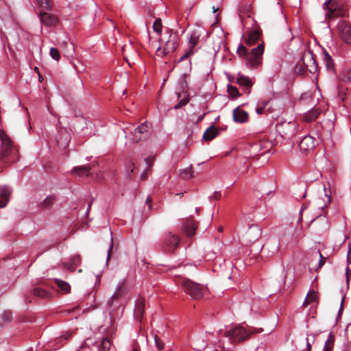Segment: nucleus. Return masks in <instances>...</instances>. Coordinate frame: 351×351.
Wrapping results in <instances>:
<instances>
[{"label": "nucleus", "instance_id": "a211bd4d", "mask_svg": "<svg viewBox=\"0 0 351 351\" xmlns=\"http://www.w3.org/2000/svg\"><path fill=\"white\" fill-rule=\"evenodd\" d=\"M11 190L8 186H0V208H4L9 202Z\"/></svg>", "mask_w": 351, "mask_h": 351}, {"label": "nucleus", "instance_id": "49530a36", "mask_svg": "<svg viewBox=\"0 0 351 351\" xmlns=\"http://www.w3.org/2000/svg\"><path fill=\"white\" fill-rule=\"evenodd\" d=\"M149 171H151L149 170V169H145V171L141 175V179L143 180H146L147 178V174Z\"/></svg>", "mask_w": 351, "mask_h": 351}, {"label": "nucleus", "instance_id": "a878e982", "mask_svg": "<svg viewBox=\"0 0 351 351\" xmlns=\"http://www.w3.org/2000/svg\"><path fill=\"white\" fill-rule=\"evenodd\" d=\"M32 293L34 296H36L38 298H48L51 295V293L48 291L40 288V287H35L32 290Z\"/></svg>", "mask_w": 351, "mask_h": 351}, {"label": "nucleus", "instance_id": "2f4dec72", "mask_svg": "<svg viewBox=\"0 0 351 351\" xmlns=\"http://www.w3.org/2000/svg\"><path fill=\"white\" fill-rule=\"evenodd\" d=\"M111 341L108 337H106L102 340L99 350V351H109Z\"/></svg>", "mask_w": 351, "mask_h": 351}, {"label": "nucleus", "instance_id": "e433bc0d", "mask_svg": "<svg viewBox=\"0 0 351 351\" xmlns=\"http://www.w3.org/2000/svg\"><path fill=\"white\" fill-rule=\"evenodd\" d=\"M55 197L51 195L46 197L42 202L43 207L49 208L54 202Z\"/></svg>", "mask_w": 351, "mask_h": 351}, {"label": "nucleus", "instance_id": "0eeeda50", "mask_svg": "<svg viewBox=\"0 0 351 351\" xmlns=\"http://www.w3.org/2000/svg\"><path fill=\"white\" fill-rule=\"evenodd\" d=\"M250 334L241 326L232 328L223 333V336L228 337L231 343H238L249 338Z\"/></svg>", "mask_w": 351, "mask_h": 351}, {"label": "nucleus", "instance_id": "bf43d9fd", "mask_svg": "<svg viewBox=\"0 0 351 351\" xmlns=\"http://www.w3.org/2000/svg\"><path fill=\"white\" fill-rule=\"evenodd\" d=\"M34 71L38 73V74H40V72H39V69L38 67H35L34 68Z\"/></svg>", "mask_w": 351, "mask_h": 351}, {"label": "nucleus", "instance_id": "7ed1b4c3", "mask_svg": "<svg viewBox=\"0 0 351 351\" xmlns=\"http://www.w3.org/2000/svg\"><path fill=\"white\" fill-rule=\"evenodd\" d=\"M160 46L157 49L158 56H163L173 52L178 46L179 36L171 29H168L160 38Z\"/></svg>", "mask_w": 351, "mask_h": 351}, {"label": "nucleus", "instance_id": "39448f33", "mask_svg": "<svg viewBox=\"0 0 351 351\" xmlns=\"http://www.w3.org/2000/svg\"><path fill=\"white\" fill-rule=\"evenodd\" d=\"M180 283L184 288L185 291L195 300L201 299L206 292L205 287L189 279L183 278L181 280Z\"/></svg>", "mask_w": 351, "mask_h": 351}, {"label": "nucleus", "instance_id": "473e14b6", "mask_svg": "<svg viewBox=\"0 0 351 351\" xmlns=\"http://www.w3.org/2000/svg\"><path fill=\"white\" fill-rule=\"evenodd\" d=\"M38 5L45 10H49L51 8V0H37Z\"/></svg>", "mask_w": 351, "mask_h": 351}, {"label": "nucleus", "instance_id": "f03ea898", "mask_svg": "<svg viewBox=\"0 0 351 351\" xmlns=\"http://www.w3.org/2000/svg\"><path fill=\"white\" fill-rule=\"evenodd\" d=\"M264 49V43H262L257 47L253 48L249 53L244 45H240L237 49V52L241 56L245 58L248 66L258 67L262 63Z\"/></svg>", "mask_w": 351, "mask_h": 351}, {"label": "nucleus", "instance_id": "6ab92c4d", "mask_svg": "<svg viewBox=\"0 0 351 351\" xmlns=\"http://www.w3.org/2000/svg\"><path fill=\"white\" fill-rule=\"evenodd\" d=\"M252 8L250 4H245L239 8V16L243 25L247 23V19L250 18Z\"/></svg>", "mask_w": 351, "mask_h": 351}, {"label": "nucleus", "instance_id": "2eb2a0df", "mask_svg": "<svg viewBox=\"0 0 351 351\" xmlns=\"http://www.w3.org/2000/svg\"><path fill=\"white\" fill-rule=\"evenodd\" d=\"M40 20L46 26H54L58 23V19L54 15L41 11L39 14Z\"/></svg>", "mask_w": 351, "mask_h": 351}, {"label": "nucleus", "instance_id": "b1692460", "mask_svg": "<svg viewBox=\"0 0 351 351\" xmlns=\"http://www.w3.org/2000/svg\"><path fill=\"white\" fill-rule=\"evenodd\" d=\"M219 134L218 130L214 126H210L206 129L203 135L205 141H211L215 138Z\"/></svg>", "mask_w": 351, "mask_h": 351}, {"label": "nucleus", "instance_id": "9b49d317", "mask_svg": "<svg viewBox=\"0 0 351 351\" xmlns=\"http://www.w3.org/2000/svg\"><path fill=\"white\" fill-rule=\"evenodd\" d=\"M200 34L197 30H194L191 32L189 42V49L186 51L183 56L180 58V61H182L195 53V47L199 43Z\"/></svg>", "mask_w": 351, "mask_h": 351}, {"label": "nucleus", "instance_id": "4d7b16f0", "mask_svg": "<svg viewBox=\"0 0 351 351\" xmlns=\"http://www.w3.org/2000/svg\"><path fill=\"white\" fill-rule=\"evenodd\" d=\"M204 114H202V115L198 117V118L196 121V123L200 122L204 119Z\"/></svg>", "mask_w": 351, "mask_h": 351}, {"label": "nucleus", "instance_id": "f3484780", "mask_svg": "<svg viewBox=\"0 0 351 351\" xmlns=\"http://www.w3.org/2000/svg\"><path fill=\"white\" fill-rule=\"evenodd\" d=\"M91 165H82L76 166L71 170V174L73 176H89L90 175V171L91 170Z\"/></svg>", "mask_w": 351, "mask_h": 351}, {"label": "nucleus", "instance_id": "ea45409f", "mask_svg": "<svg viewBox=\"0 0 351 351\" xmlns=\"http://www.w3.org/2000/svg\"><path fill=\"white\" fill-rule=\"evenodd\" d=\"M154 340H155V344H156L157 348L159 350H162L164 348V346H165L164 343L162 342V341L156 335L154 337Z\"/></svg>", "mask_w": 351, "mask_h": 351}, {"label": "nucleus", "instance_id": "cd10ccee", "mask_svg": "<svg viewBox=\"0 0 351 351\" xmlns=\"http://www.w3.org/2000/svg\"><path fill=\"white\" fill-rule=\"evenodd\" d=\"M54 281L57 287L62 293H67L70 291L71 287L68 282L57 278L55 279Z\"/></svg>", "mask_w": 351, "mask_h": 351}, {"label": "nucleus", "instance_id": "20e7f679", "mask_svg": "<svg viewBox=\"0 0 351 351\" xmlns=\"http://www.w3.org/2000/svg\"><path fill=\"white\" fill-rule=\"evenodd\" d=\"M128 293V287L126 280H124L119 283L114 293L111 296L107 302L109 308V313L110 317H113L112 311L120 306L119 300L122 299Z\"/></svg>", "mask_w": 351, "mask_h": 351}, {"label": "nucleus", "instance_id": "774afa93", "mask_svg": "<svg viewBox=\"0 0 351 351\" xmlns=\"http://www.w3.org/2000/svg\"><path fill=\"white\" fill-rule=\"evenodd\" d=\"M66 44H67V43H66V41H64V42L62 43V45H66Z\"/></svg>", "mask_w": 351, "mask_h": 351}, {"label": "nucleus", "instance_id": "e2e57ef3", "mask_svg": "<svg viewBox=\"0 0 351 351\" xmlns=\"http://www.w3.org/2000/svg\"><path fill=\"white\" fill-rule=\"evenodd\" d=\"M213 12H216L218 10V9L215 8V7H213Z\"/></svg>", "mask_w": 351, "mask_h": 351}, {"label": "nucleus", "instance_id": "6e6d98bb", "mask_svg": "<svg viewBox=\"0 0 351 351\" xmlns=\"http://www.w3.org/2000/svg\"><path fill=\"white\" fill-rule=\"evenodd\" d=\"M70 336H71V335H66V336H61V337H60L59 338H58V339H57V341L59 342V341H62V339L66 340V339H67L69 338V337H70Z\"/></svg>", "mask_w": 351, "mask_h": 351}, {"label": "nucleus", "instance_id": "aec40b11", "mask_svg": "<svg viewBox=\"0 0 351 351\" xmlns=\"http://www.w3.org/2000/svg\"><path fill=\"white\" fill-rule=\"evenodd\" d=\"M145 300L143 298H139L136 303L134 310V315L137 319L141 321L143 317Z\"/></svg>", "mask_w": 351, "mask_h": 351}, {"label": "nucleus", "instance_id": "58836bf2", "mask_svg": "<svg viewBox=\"0 0 351 351\" xmlns=\"http://www.w3.org/2000/svg\"><path fill=\"white\" fill-rule=\"evenodd\" d=\"M12 319V313L10 311H5L2 314V319L5 322H10Z\"/></svg>", "mask_w": 351, "mask_h": 351}, {"label": "nucleus", "instance_id": "412c9836", "mask_svg": "<svg viewBox=\"0 0 351 351\" xmlns=\"http://www.w3.org/2000/svg\"><path fill=\"white\" fill-rule=\"evenodd\" d=\"M321 112L319 108L312 109L304 114L303 119L306 122H311L315 121L319 116Z\"/></svg>", "mask_w": 351, "mask_h": 351}, {"label": "nucleus", "instance_id": "864d4df0", "mask_svg": "<svg viewBox=\"0 0 351 351\" xmlns=\"http://www.w3.org/2000/svg\"><path fill=\"white\" fill-rule=\"evenodd\" d=\"M305 350L311 351V344L308 341V339H306V349Z\"/></svg>", "mask_w": 351, "mask_h": 351}, {"label": "nucleus", "instance_id": "69168bd1", "mask_svg": "<svg viewBox=\"0 0 351 351\" xmlns=\"http://www.w3.org/2000/svg\"><path fill=\"white\" fill-rule=\"evenodd\" d=\"M90 339H86V341L84 342V344H85V345H87V344H88V341H90Z\"/></svg>", "mask_w": 351, "mask_h": 351}, {"label": "nucleus", "instance_id": "c03bdc74", "mask_svg": "<svg viewBox=\"0 0 351 351\" xmlns=\"http://www.w3.org/2000/svg\"><path fill=\"white\" fill-rule=\"evenodd\" d=\"M267 104H268V101H264L263 103V106L257 107L256 109L257 114H263V111H264V108L267 106Z\"/></svg>", "mask_w": 351, "mask_h": 351}, {"label": "nucleus", "instance_id": "603ef678", "mask_svg": "<svg viewBox=\"0 0 351 351\" xmlns=\"http://www.w3.org/2000/svg\"><path fill=\"white\" fill-rule=\"evenodd\" d=\"M279 249H280V244H279V243H276L274 245L273 253L278 252Z\"/></svg>", "mask_w": 351, "mask_h": 351}, {"label": "nucleus", "instance_id": "f257e3e1", "mask_svg": "<svg viewBox=\"0 0 351 351\" xmlns=\"http://www.w3.org/2000/svg\"><path fill=\"white\" fill-rule=\"evenodd\" d=\"M0 169L8 167L19 159V149L4 131L0 132Z\"/></svg>", "mask_w": 351, "mask_h": 351}, {"label": "nucleus", "instance_id": "a18cd8bd", "mask_svg": "<svg viewBox=\"0 0 351 351\" xmlns=\"http://www.w3.org/2000/svg\"><path fill=\"white\" fill-rule=\"evenodd\" d=\"M317 252L319 255V267L320 268L325 264L326 258L322 254V253L319 251H318Z\"/></svg>", "mask_w": 351, "mask_h": 351}, {"label": "nucleus", "instance_id": "13d9d810", "mask_svg": "<svg viewBox=\"0 0 351 351\" xmlns=\"http://www.w3.org/2000/svg\"><path fill=\"white\" fill-rule=\"evenodd\" d=\"M326 196L328 197V202L330 203V196H329L328 194H325Z\"/></svg>", "mask_w": 351, "mask_h": 351}, {"label": "nucleus", "instance_id": "a19ab883", "mask_svg": "<svg viewBox=\"0 0 351 351\" xmlns=\"http://www.w3.org/2000/svg\"><path fill=\"white\" fill-rule=\"evenodd\" d=\"M189 102V99L186 97H183L178 104H177L175 106V109H179L182 108V106H185Z\"/></svg>", "mask_w": 351, "mask_h": 351}, {"label": "nucleus", "instance_id": "c756f323", "mask_svg": "<svg viewBox=\"0 0 351 351\" xmlns=\"http://www.w3.org/2000/svg\"><path fill=\"white\" fill-rule=\"evenodd\" d=\"M237 83L240 86H244L248 89H250L252 86V81L248 77L243 76V75L240 76L237 79Z\"/></svg>", "mask_w": 351, "mask_h": 351}, {"label": "nucleus", "instance_id": "4468645a", "mask_svg": "<svg viewBox=\"0 0 351 351\" xmlns=\"http://www.w3.org/2000/svg\"><path fill=\"white\" fill-rule=\"evenodd\" d=\"M197 228L196 222L191 218H187L184 221L182 230L187 237H191L195 234Z\"/></svg>", "mask_w": 351, "mask_h": 351}, {"label": "nucleus", "instance_id": "7c9ffc66", "mask_svg": "<svg viewBox=\"0 0 351 351\" xmlns=\"http://www.w3.org/2000/svg\"><path fill=\"white\" fill-rule=\"evenodd\" d=\"M180 176L184 179L188 180L193 177V171L192 166L180 171Z\"/></svg>", "mask_w": 351, "mask_h": 351}, {"label": "nucleus", "instance_id": "4c0bfd02", "mask_svg": "<svg viewBox=\"0 0 351 351\" xmlns=\"http://www.w3.org/2000/svg\"><path fill=\"white\" fill-rule=\"evenodd\" d=\"M49 53L51 57L56 61H59L60 59V53L58 49L51 47Z\"/></svg>", "mask_w": 351, "mask_h": 351}, {"label": "nucleus", "instance_id": "bb28decb", "mask_svg": "<svg viewBox=\"0 0 351 351\" xmlns=\"http://www.w3.org/2000/svg\"><path fill=\"white\" fill-rule=\"evenodd\" d=\"M250 241H256L258 239L261 235V230L256 226H252L250 228L247 232Z\"/></svg>", "mask_w": 351, "mask_h": 351}, {"label": "nucleus", "instance_id": "c85d7f7f", "mask_svg": "<svg viewBox=\"0 0 351 351\" xmlns=\"http://www.w3.org/2000/svg\"><path fill=\"white\" fill-rule=\"evenodd\" d=\"M335 342V337L332 332H330L328 337L327 340L325 342L324 351H332Z\"/></svg>", "mask_w": 351, "mask_h": 351}, {"label": "nucleus", "instance_id": "ddd939ff", "mask_svg": "<svg viewBox=\"0 0 351 351\" xmlns=\"http://www.w3.org/2000/svg\"><path fill=\"white\" fill-rule=\"evenodd\" d=\"M316 143V138L311 135H308L301 140L299 147L301 152H306L312 150L315 147Z\"/></svg>", "mask_w": 351, "mask_h": 351}, {"label": "nucleus", "instance_id": "0e129e2a", "mask_svg": "<svg viewBox=\"0 0 351 351\" xmlns=\"http://www.w3.org/2000/svg\"><path fill=\"white\" fill-rule=\"evenodd\" d=\"M177 95H178V99H180V98L181 97V93H177Z\"/></svg>", "mask_w": 351, "mask_h": 351}, {"label": "nucleus", "instance_id": "f704fd0d", "mask_svg": "<svg viewBox=\"0 0 351 351\" xmlns=\"http://www.w3.org/2000/svg\"><path fill=\"white\" fill-rule=\"evenodd\" d=\"M162 21L160 18H158L155 20L153 24V29L154 32H156L158 34H160L162 32Z\"/></svg>", "mask_w": 351, "mask_h": 351}, {"label": "nucleus", "instance_id": "4be33fe9", "mask_svg": "<svg viewBox=\"0 0 351 351\" xmlns=\"http://www.w3.org/2000/svg\"><path fill=\"white\" fill-rule=\"evenodd\" d=\"M261 35V30L260 29H256L251 32L248 37L247 38L246 43L248 45H254L257 40L259 39Z\"/></svg>", "mask_w": 351, "mask_h": 351}, {"label": "nucleus", "instance_id": "338daca9", "mask_svg": "<svg viewBox=\"0 0 351 351\" xmlns=\"http://www.w3.org/2000/svg\"><path fill=\"white\" fill-rule=\"evenodd\" d=\"M132 351H139L137 348H134Z\"/></svg>", "mask_w": 351, "mask_h": 351}, {"label": "nucleus", "instance_id": "5fc2aeb1", "mask_svg": "<svg viewBox=\"0 0 351 351\" xmlns=\"http://www.w3.org/2000/svg\"><path fill=\"white\" fill-rule=\"evenodd\" d=\"M343 302H344V298L341 300V306H340L339 311V314L342 313V312L343 311Z\"/></svg>", "mask_w": 351, "mask_h": 351}, {"label": "nucleus", "instance_id": "680f3d73", "mask_svg": "<svg viewBox=\"0 0 351 351\" xmlns=\"http://www.w3.org/2000/svg\"><path fill=\"white\" fill-rule=\"evenodd\" d=\"M132 169H131V172L132 173V172L134 171V168H135V166H134V163H132Z\"/></svg>", "mask_w": 351, "mask_h": 351}, {"label": "nucleus", "instance_id": "052dcab7", "mask_svg": "<svg viewBox=\"0 0 351 351\" xmlns=\"http://www.w3.org/2000/svg\"><path fill=\"white\" fill-rule=\"evenodd\" d=\"M348 263H351V258L350 257L349 254L348 255Z\"/></svg>", "mask_w": 351, "mask_h": 351}, {"label": "nucleus", "instance_id": "6e6552de", "mask_svg": "<svg viewBox=\"0 0 351 351\" xmlns=\"http://www.w3.org/2000/svg\"><path fill=\"white\" fill-rule=\"evenodd\" d=\"M149 129V125L147 122L138 125L134 129V132L131 133V141L133 143H138L147 140L150 135Z\"/></svg>", "mask_w": 351, "mask_h": 351}, {"label": "nucleus", "instance_id": "f8f14e48", "mask_svg": "<svg viewBox=\"0 0 351 351\" xmlns=\"http://www.w3.org/2000/svg\"><path fill=\"white\" fill-rule=\"evenodd\" d=\"M180 239L177 235L169 232L165 239V250L173 252L179 245Z\"/></svg>", "mask_w": 351, "mask_h": 351}, {"label": "nucleus", "instance_id": "79ce46f5", "mask_svg": "<svg viewBox=\"0 0 351 351\" xmlns=\"http://www.w3.org/2000/svg\"><path fill=\"white\" fill-rule=\"evenodd\" d=\"M154 157H149L145 159V162H146L147 167V169H149V170H152V165L154 164Z\"/></svg>", "mask_w": 351, "mask_h": 351}, {"label": "nucleus", "instance_id": "72a5a7b5", "mask_svg": "<svg viewBox=\"0 0 351 351\" xmlns=\"http://www.w3.org/2000/svg\"><path fill=\"white\" fill-rule=\"evenodd\" d=\"M324 60L326 63V66L328 69H332L333 68V61L331 56L326 52L324 53Z\"/></svg>", "mask_w": 351, "mask_h": 351}, {"label": "nucleus", "instance_id": "9d476101", "mask_svg": "<svg viewBox=\"0 0 351 351\" xmlns=\"http://www.w3.org/2000/svg\"><path fill=\"white\" fill-rule=\"evenodd\" d=\"M302 64L305 70L311 73H314L317 71V63L314 55L311 51L304 53L302 58Z\"/></svg>", "mask_w": 351, "mask_h": 351}, {"label": "nucleus", "instance_id": "37998d69", "mask_svg": "<svg viewBox=\"0 0 351 351\" xmlns=\"http://www.w3.org/2000/svg\"><path fill=\"white\" fill-rule=\"evenodd\" d=\"M343 78L344 80H347L351 82V69L343 72Z\"/></svg>", "mask_w": 351, "mask_h": 351}, {"label": "nucleus", "instance_id": "dca6fc26", "mask_svg": "<svg viewBox=\"0 0 351 351\" xmlns=\"http://www.w3.org/2000/svg\"><path fill=\"white\" fill-rule=\"evenodd\" d=\"M248 113L240 108H237L233 110V120L236 123H245L248 121Z\"/></svg>", "mask_w": 351, "mask_h": 351}, {"label": "nucleus", "instance_id": "423d86ee", "mask_svg": "<svg viewBox=\"0 0 351 351\" xmlns=\"http://www.w3.org/2000/svg\"><path fill=\"white\" fill-rule=\"evenodd\" d=\"M324 8L326 11V16L328 19L346 16V10L338 3L337 0H328L324 4Z\"/></svg>", "mask_w": 351, "mask_h": 351}, {"label": "nucleus", "instance_id": "de8ad7c7", "mask_svg": "<svg viewBox=\"0 0 351 351\" xmlns=\"http://www.w3.org/2000/svg\"><path fill=\"white\" fill-rule=\"evenodd\" d=\"M210 197L212 199L218 200L221 197V193L220 192L215 191Z\"/></svg>", "mask_w": 351, "mask_h": 351}, {"label": "nucleus", "instance_id": "5701e85b", "mask_svg": "<svg viewBox=\"0 0 351 351\" xmlns=\"http://www.w3.org/2000/svg\"><path fill=\"white\" fill-rule=\"evenodd\" d=\"M81 263V257L80 255H75L65 265V267L70 271H73L76 267Z\"/></svg>", "mask_w": 351, "mask_h": 351}, {"label": "nucleus", "instance_id": "09e8293b", "mask_svg": "<svg viewBox=\"0 0 351 351\" xmlns=\"http://www.w3.org/2000/svg\"><path fill=\"white\" fill-rule=\"evenodd\" d=\"M112 247H113V241H112V239L110 247H109L108 251L107 261H108L110 258L111 252L112 251Z\"/></svg>", "mask_w": 351, "mask_h": 351}, {"label": "nucleus", "instance_id": "3c124183", "mask_svg": "<svg viewBox=\"0 0 351 351\" xmlns=\"http://www.w3.org/2000/svg\"><path fill=\"white\" fill-rule=\"evenodd\" d=\"M152 199L151 197H148L146 199V203L148 205V207L149 209H151L152 208Z\"/></svg>", "mask_w": 351, "mask_h": 351}, {"label": "nucleus", "instance_id": "c9c22d12", "mask_svg": "<svg viewBox=\"0 0 351 351\" xmlns=\"http://www.w3.org/2000/svg\"><path fill=\"white\" fill-rule=\"evenodd\" d=\"M228 92L230 97L232 98H236L239 96V93L237 87L233 86L232 85H228Z\"/></svg>", "mask_w": 351, "mask_h": 351}, {"label": "nucleus", "instance_id": "8fccbe9b", "mask_svg": "<svg viewBox=\"0 0 351 351\" xmlns=\"http://www.w3.org/2000/svg\"><path fill=\"white\" fill-rule=\"evenodd\" d=\"M350 271L349 269V268H347L346 269V281H347V284L349 283V281H350Z\"/></svg>", "mask_w": 351, "mask_h": 351}, {"label": "nucleus", "instance_id": "1a4fd4ad", "mask_svg": "<svg viewBox=\"0 0 351 351\" xmlns=\"http://www.w3.org/2000/svg\"><path fill=\"white\" fill-rule=\"evenodd\" d=\"M338 31L341 39L346 43L351 44V24L344 20L340 21Z\"/></svg>", "mask_w": 351, "mask_h": 351}, {"label": "nucleus", "instance_id": "393cba45", "mask_svg": "<svg viewBox=\"0 0 351 351\" xmlns=\"http://www.w3.org/2000/svg\"><path fill=\"white\" fill-rule=\"evenodd\" d=\"M318 300V296L316 291L314 290H310L307 293V295L303 302L302 306L306 307L310 304L317 302Z\"/></svg>", "mask_w": 351, "mask_h": 351}]
</instances>
